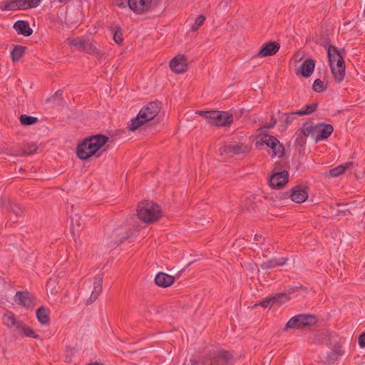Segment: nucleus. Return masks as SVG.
I'll return each instance as SVG.
<instances>
[{"instance_id":"51","label":"nucleus","mask_w":365,"mask_h":365,"mask_svg":"<svg viewBox=\"0 0 365 365\" xmlns=\"http://www.w3.org/2000/svg\"><path fill=\"white\" fill-rule=\"evenodd\" d=\"M277 123V120L274 116L271 117L270 122L267 123L264 127L268 129L273 128Z\"/></svg>"},{"instance_id":"34","label":"nucleus","mask_w":365,"mask_h":365,"mask_svg":"<svg viewBox=\"0 0 365 365\" xmlns=\"http://www.w3.org/2000/svg\"><path fill=\"white\" fill-rule=\"evenodd\" d=\"M18 329L21 330L26 336L34 339L38 338V335L31 327L26 326L23 322L18 324Z\"/></svg>"},{"instance_id":"62","label":"nucleus","mask_w":365,"mask_h":365,"mask_svg":"<svg viewBox=\"0 0 365 365\" xmlns=\"http://www.w3.org/2000/svg\"><path fill=\"white\" fill-rule=\"evenodd\" d=\"M87 365H104V364H102V363H99V362H94V363H91V364H87Z\"/></svg>"},{"instance_id":"40","label":"nucleus","mask_w":365,"mask_h":365,"mask_svg":"<svg viewBox=\"0 0 365 365\" xmlns=\"http://www.w3.org/2000/svg\"><path fill=\"white\" fill-rule=\"evenodd\" d=\"M23 210L17 206L14 205L11 207L10 214L14 215V218H12L11 216H10V220H12L13 222H16L18 221L19 217H21L23 215Z\"/></svg>"},{"instance_id":"10","label":"nucleus","mask_w":365,"mask_h":365,"mask_svg":"<svg viewBox=\"0 0 365 365\" xmlns=\"http://www.w3.org/2000/svg\"><path fill=\"white\" fill-rule=\"evenodd\" d=\"M262 144H265L267 147L272 150L274 155L282 158L284 155V147L279 140L268 134H264V137L262 138Z\"/></svg>"},{"instance_id":"28","label":"nucleus","mask_w":365,"mask_h":365,"mask_svg":"<svg viewBox=\"0 0 365 365\" xmlns=\"http://www.w3.org/2000/svg\"><path fill=\"white\" fill-rule=\"evenodd\" d=\"M354 165V162L349 161L344 165H340L333 169L329 170V175L331 177H338L343 174L346 170L349 169Z\"/></svg>"},{"instance_id":"46","label":"nucleus","mask_w":365,"mask_h":365,"mask_svg":"<svg viewBox=\"0 0 365 365\" xmlns=\"http://www.w3.org/2000/svg\"><path fill=\"white\" fill-rule=\"evenodd\" d=\"M262 269H272L278 266V264L277 262V259H271L267 260V262H264L260 264Z\"/></svg>"},{"instance_id":"14","label":"nucleus","mask_w":365,"mask_h":365,"mask_svg":"<svg viewBox=\"0 0 365 365\" xmlns=\"http://www.w3.org/2000/svg\"><path fill=\"white\" fill-rule=\"evenodd\" d=\"M171 70L176 73H182L187 69V58L184 55H178L170 62Z\"/></svg>"},{"instance_id":"5","label":"nucleus","mask_w":365,"mask_h":365,"mask_svg":"<svg viewBox=\"0 0 365 365\" xmlns=\"http://www.w3.org/2000/svg\"><path fill=\"white\" fill-rule=\"evenodd\" d=\"M318 322L314 314H300L292 317L286 324L284 331L289 329H302L307 327H312Z\"/></svg>"},{"instance_id":"22","label":"nucleus","mask_w":365,"mask_h":365,"mask_svg":"<svg viewBox=\"0 0 365 365\" xmlns=\"http://www.w3.org/2000/svg\"><path fill=\"white\" fill-rule=\"evenodd\" d=\"M327 57L329 66L331 64L334 66V64L339 61H342V63L345 62L340 51L334 45H329L328 46Z\"/></svg>"},{"instance_id":"56","label":"nucleus","mask_w":365,"mask_h":365,"mask_svg":"<svg viewBox=\"0 0 365 365\" xmlns=\"http://www.w3.org/2000/svg\"><path fill=\"white\" fill-rule=\"evenodd\" d=\"M262 239V236L261 235L256 234L254 236V240L255 242H260Z\"/></svg>"},{"instance_id":"19","label":"nucleus","mask_w":365,"mask_h":365,"mask_svg":"<svg viewBox=\"0 0 365 365\" xmlns=\"http://www.w3.org/2000/svg\"><path fill=\"white\" fill-rule=\"evenodd\" d=\"M103 274H97L93 278V289L90 296L88 303L91 304L96 300L101 292H102V283Z\"/></svg>"},{"instance_id":"6","label":"nucleus","mask_w":365,"mask_h":365,"mask_svg":"<svg viewBox=\"0 0 365 365\" xmlns=\"http://www.w3.org/2000/svg\"><path fill=\"white\" fill-rule=\"evenodd\" d=\"M136 232L137 230L134 229L133 227H131L128 225H123L112 232L110 236L111 240L108 242V244L110 246H118L125 240L133 236Z\"/></svg>"},{"instance_id":"55","label":"nucleus","mask_w":365,"mask_h":365,"mask_svg":"<svg viewBox=\"0 0 365 365\" xmlns=\"http://www.w3.org/2000/svg\"><path fill=\"white\" fill-rule=\"evenodd\" d=\"M41 1L42 0H30V2L31 3V5L32 6V8L37 7Z\"/></svg>"},{"instance_id":"33","label":"nucleus","mask_w":365,"mask_h":365,"mask_svg":"<svg viewBox=\"0 0 365 365\" xmlns=\"http://www.w3.org/2000/svg\"><path fill=\"white\" fill-rule=\"evenodd\" d=\"M87 40L83 38V37H76L73 39H71L68 42V44L71 46H74L80 51H83L85 48V45H86Z\"/></svg>"},{"instance_id":"43","label":"nucleus","mask_w":365,"mask_h":365,"mask_svg":"<svg viewBox=\"0 0 365 365\" xmlns=\"http://www.w3.org/2000/svg\"><path fill=\"white\" fill-rule=\"evenodd\" d=\"M312 89L315 92L321 93L327 90V86H324V82L321 79L317 78L314 81Z\"/></svg>"},{"instance_id":"54","label":"nucleus","mask_w":365,"mask_h":365,"mask_svg":"<svg viewBox=\"0 0 365 365\" xmlns=\"http://www.w3.org/2000/svg\"><path fill=\"white\" fill-rule=\"evenodd\" d=\"M331 351H335L337 353H342L341 351V346L338 344H334L333 346H331Z\"/></svg>"},{"instance_id":"48","label":"nucleus","mask_w":365,"mask_h":365,"mask_svg":"<svg viewBox=\"0 0 365 365\" xmlns=\"http://www.w3.org/2000/svg\"><path fill=\"white\" fill-rule=\"evenodd\" d=\"M300 290L307 291V288L304 287L302 284L297 285V286H289V287H288V288L287 289V293L286 294H287V296H289V294L294 293V292H299Z\"/></svg>"},{"instance_id":"20","label":"nucleus","mask_w":365,"mask_h":365,"mask_svg":"<svg viewBox=\"0 0 365 365\" xmlns=\"http://www.w3.org/2000/svg\"><path fill=\"white\" fill-rule=\"evenodd\" d=\"M315 68V61L309 58L306 59L299 68L297 70V75H301L305 78H309L312 76Z\"/></svg>"},{"instance_id":"59","label":"nucleus","mask_w":365,"mask_h":365,"mask_svg":"<svg viewBox=\"0 0 365 365\" xmlns=\"http://www.w3.org/2000/svg\"><path fill=\"white\" fill-rule=\"evenodd\" d=\"M294 58H295V60H297V59H298V61H301L302 60V57H299V54L298 53H296L294 55Z\"/></svg>"},{"instance_id":"30","label":"nucleus","mask_w":365,"mask_h":365,"mask_svg":"<svg viewBox=\"0 0 365 365\" xmlns=\"http://www.w3.org/2000/svg\"><path fill=\"white\" fill-rule=\"evenodd\" d=\"M26 48V46L21 45L14 46L13 50L11 52V57L12 61L14 62L19 61L23 56V54L24 53Z\"/></svg>"},{"instance_id":"36","label":"nucleus","mask_w":365,"mask_h":365,"mask_svg":"<svg viewBox=\"0 0 365 365\" xmlns=\"http://www.w3.org/2000/svg\"><path fill=\"white\" fill-rule=\"evenodd\" d=\"M317 107H318L317 103H314L312 104L306 105L304 108L296 111V113H298V115H309V114L312 113L314 111H315Z\"/></svg>"},{"instance_id":"61","label":"nucleus","mask_w":365,"mask_h":365,"mask_svg":"<svg viewBox=\"0 0 365 365\" xmlns=\"http://www.w3.org/2000/svg\"><path fill=\"white\" fill-rule=\"evenodd\" d=\"M185 271V268H183L182 269H181L180 272H178V274H176L175 277L177 278L180 277V275L182 274V272H184Z\"/></svg>"},{"instance_id":"63","label":"nucleus","mask_w":365,"mask_h":365,"mask_svg":"<svg viewBox=\"0 0 365 365\" xmlns=\"http://www.w3.org/2000/svg\"><path fill=\"white\" fill-rule=\"evenodd\" d=\"M76 225H77L78 227H80V226H81V222H80V221H79L78 220H76Z\"/></svg>"},{"instance_id":"15","label":"nucleus","mask_w":365,"mask_h":365,"mask_svg":"<svg viewBox=\"0 0 365 365\" xmlns=\"http://www.w3.org/2000/svg\"><path fill=\"white\" fill-rule=\"evenodd\" d=\"M290 199L296 203H302L308 198V191L307 187L296 185L291 189L289 193Z\"/></svg>"},{"instance_id":"64","label":"nucleus","mask_w":365,"mask_h":365,"mask_svg":"<svg viewBox=\"0 0 365 365\" xmlns=\"http://www.w3.org/2000/svg\"><path fill=\"white\" fill-rule=\"evenodd\" d=\"M175 272H176V269L173 270V269H171V273H172V274H175Z\"/></svg>"},{"instance_id":"1","label":"nucleus","mask_w":365,"mask_h":365,"mask_svg":"<svg viewBox=\"0 0 365 365\" xmlns=\"http://www.w3.org/2000/svg\"><path fill=\"white\" fill-rule=\"evenodd\" d=\"M109 138L103 134L92 135L86 138L76 147V155L82 160H87L92 156L99 158L100 150L108 142Z\"/></svg>"},{"instance_id":"35","label":"nucleus","mask_w":365,"mask_h":365,"mask_svg":"<svg viewBox=\"0 0 365 365\" xmlns=\"http://www.w3.org/2000/svg\"><path fill=\"white\" fill-rule=\"evenodd\" d=\"M38 150V146L36 143H31L24 145L22 148L21 154L22 156H27L32 154H34Z\"/></svg>"},{"instance_id":"9","label":"nucleus","mask_w":365,"mask_h":365,"mask_svg":"<svg viewBox=\"0 0 365 365\" xmlns=\"http://www.w3.org/2000/svg\"><path fill=\"white\" fill-rule=\"evenodd\" d=\"M161 109V103L159 101H153L143 106L139 113L141 118L145 119L148 122L153 120L159 113Z\"/></svg>"},{"instance_id":"17","label":"nucleus","mask_w":365,"mask_h":365,"mask_svg":"<svg viewBox=\"0 0 365 365\" xmlns=\"http://www.w3.org/2000/svg\"><path fill=\"white\" fill-rule=\"evenodd\" d=\"M316 132L318 134L315 136L316 142L327 140L333 133L334 127L331 124L319 123L317 124Z\"/></svg>"},{"instance_id":"60","label":"nucleus","mask_w":365,"mask_h":365,"mask_svg":"<svg viewBox=\"0 0 365 365\" xmlns=\"http://www.w3.org/2000/svg\"><path fill=\"white\" fill-rule=\"evenodd\" d=\"M336 215H345L344 211L337 210L336 212Z\"/></svg>"},{"instance_id":"2","label":"nucleus","mask_w":365,"mask_h":365,"mask_svg":"<svg viewBox=\"0 0 365 365\" xmlns=\"http://www.w3.org/2000/svg\"><path fill=\"white\" fill-rule=\"evenodd\" d=\"M137 213L139 219L145 223H153L161 217L160 207L153 201H143L138 204Z\"/></svg>"},{"instance_id":"41","label":"nucleus","mask_w":365,"mask_h":365,"mask_svg":"<svg viewBox=\"0 0 365 365\" xmlns=\"http://www.w3.org/2000/svg\"><path fill=\"white\" fill-rule=\"evenodd\" d=\"M342 353H337L335 351L328 352L325 358V364H331L334 363L338 359L339 356Z\"/></svg>"},{"instance_id":"16","label":"nucleus","mask_w":365,"mask_h":365,"mask_svg":"<svg viewBox=\"0 0 365 365\" xmlns=\"http://www.w3.org/2000/svg\"><path fill=\"white\" fill-rule=\"evenodd\" d=\"M152 0H128V4L131 10L138 14L148 11Z\"/></svg>"},{"instance_id":"45","label":"nucleus","mask_w":365,"mask_h":365,"mask_svg":"<svg viewBox=\"0 0 365 365\" xmlns=\"http://www.w3.org/2000/svg\"><path fill=\"white\" fill-rule=\"evenodd\" d=\"M83 51L92 55H96L99 53L98 49L96 46H94V45L89 41H87Z\"/></svg>"},{"instance_id":"52","label":"nucleus","mask_w":365,"mask_h":365,"mask_svg":"<svg viewBox=\"0 0 365 365\" xmlns=\"http://www.w3.org/2000/svg\"><path fill=\"white\" fill-rule=\"evenodd\" d=\"M289 193H291V190L289 191L280 192L279 198L280 200H286L290 198Z\"/></svg>"},{"instance_id":"3","label":"nucleus","mask_w":365,"mask_h":365,"mask_svg":"<svg viewBox=\"0 0 365 365\" xmlns=\"http://www.w3.org/2000/svg\"><path fill=\"white\" fill-rule=\"evenodd\" d=\"M237 361L234 351L217 349L209 351V357L205 360V365H234Z\"/></svg>"},{"instance_id":"47","label":"nucleus","mask_w":365,"mask_h":365,"mask_svg":"<svg viewBox=\"0 0 365 365\" xmlns=\"http://www.w3.org/2000/svg\"><path fill=\"white\" fill-rule=\"evenodd\" d=\"M209 357V353L199 358H191L190 362L191 365H205L204 361Z\"/></svg>"},{"instance_id":"37","label":"nucleus","mask_w":365,"mask_h":365,"mask_svg":"<svg viewBox=\"0 0 365 365\" xmlns=\"http://www.w3.org/2000/svg\"><path fill=\"white\" fill-rule=\"evenodd\" d=\"M297 115H298V113H296V112L284 113L279 118V120L282 123H284L286 125H288L291 124L294 120V119H296Z\"/></svg>"},{"instance_id":"25","label":"nucleus","mask_w":365,"mask_h":365,"mask_svg":"<svg viewBox=\"0 0 365 365\" xmlns=\"http://www.w3.org/2000/svg\"><path fill=\"white\" fill-rule=\"evenodd\" d=\"M15 301L24 307H29L33 302L28 291H18L15 295Z\"/></svg>"},{"instance_id":"12","label":"nucleus","mask_w":365,"mask_h":365,"mask_svg":"<svg viewBox=\"0 0 365 365\" xmlns=\"http://www.w3.org/2000/svg\"><path fill=\"white\" fill-rule=\"evenodd\" d=\"M289 181V173L287 170L275 172L269 178V185L274 189L282 188Z\"/></svg>"},{"instance_id":"53","label":"nucleus","mask_w":365,"mask_h":365,"mask_svg":"<svg viewBox=\"0 0 365 365\" xmlns=\"http://www.w3.org/2000/svg\"><path fill=\"white\" fill-rule=\"evenodd\" d=\"M288 259L287 257H281V258H279V259H277V262L278 264V266L280 267V266H283L286 264V262H287Z\"/></svg>"},{"instance_id":"11","label":"nucleus","mask_w":365,"mask_h":365,"mask_svg":"<svg viewBox=\"0 0 365 365\" xmlns=\"http://www.w3.org/2000/svg\"><path fill=\"white\" fill-rule=\"evenodd\" d=\"M290 300V297L284 292L278 293L273 297L264 298L259 304H255V307L260 305L264 308H271L275 305L280 306L283 303Z\"/></svg>"},{"instance_id":"44","label":"nucleus","mask_w":365,"mask_h":365,"mask_svg":"<svg viewBox=\"0 0 365 365\" xmlns=\"http://www.w3.org/2000/svg\"><path fill=\"white\" fill-rule=\"evenodd\" d=\"M205 17L203 15H199L196 19L194 24L191 26L192 31H196L204 24Z\"/></svg>"},{"instance_id":"18","label":"nucleus","mask_w":365,"mask_h":365,"mask_svg":"<svg viewBox=\"0 0 365 365\" xmlns=\"http://www.w3.org/2000/svg\"><path fill=\"white\" fill-rule=\"evenodd\" d=\"M313 343L325 344L331 348L332 346L331 334L325 329L318 330L314 334Z\"/></svg>"},{"instance_id":"13","label":"nucleus","mask_w":365,"mask_h":365,"mask_svg":"<svg viewBox=\"0 0 365 365\" xmlns=\"http://www.w3.org/2000/svg\"><path fill=\"white\" fill-rule=\"evenodd\" d=\"M280 44L277 41H269L261 46L258 53L253 58L273 56L278 52Z\"/></svg>"},{"instance_id":"42","label":"nucleus","mask_w":365,"mask_h":365,"mask_svg":"<svg viewBox=\"0 0 365 365\" xmlns=\"http://www.w3.org/2000/svg\"><path fill=\"white\" fill-rule=\"evenodd\" d=\"M307 143V138L301 133H296V139L294 140V145L299 148H303Z\"/></svg>"},{"instance_id":"38","label":"nucleus","mask_w":365,"mask_h":365,"mask_svg":"<svg viewBox=\"0 0 365 365\" xmlns=\"http://www.w3.org/2000/svg\"><path fill=\"white\" fill-rule=\"evenodd\" d=\"M4 324L6 325H7L9 327H12L16 326L17 329H18V324L22 322L20 321H17L15 315L12 313L5 315L4 317Z\"/></svg>"},{"instance_id":"32","label":"nucleus","mask_w":365,"mask_h":365,"mask_svg":"<svg viewBox=\"0 0 365 365\" xmlns=\"http://www.w3.org/2000/svg\"><path fill=\"white\" fill-rule=\"evenodd\" d=\"M146 123H148V121L145 119L141 118V116H140V113H138L137 116L130 120V123L128 125V128L129 130L134 131Z\"/></svg>"},{"instance_id":"50","label":"nucleus","mask_w":365,"mask_h":365,"mask_svg":"<svg viewBox=\"0 0 365 365\" xmlns=\"http://www.w3.org/2000/svg\"><path fill=\"white\" fill-rule=\"evenodd\" d=\"M55 284L56 281L50 278L46 282V289H50L51 290L54 289L56 287Z\"/></svg>"},{"instance_id":"29","label":"nucleus","mask_w":365,"mask_h":365,"mask_svg":"<svg viewBox=\"0 0 365 365\" xmlns=\"http://www.w3.org/2000/svg\"><path fill=\"white\" fill-rule=\"evenodd\" d=\"M110 31L113 34V40L118 44H122L123 42V31L120 26L113 24L110 27Z\"/></svg>"},{"instance_id":"49","label":"nucleus","mask_w":365,"mask_h":365,"mask_svg":"<svg viewBox=\"0 0 365 365\" xmlns=\"http://www.w3.org/2000/svg\"><path fill=\"white\" fill-rule=\"evenodd\" d=\"M358 342H359V345L360 346V347H361V348L365 347V332H362L359 336Z\"/></svg>"},{"instance_id":"7","label":"nucleus","mask_w":365,"mask_h":365,"mask_svg":"<svg viewBox=\"0 0 365 365\" xmlns=\"http://www.w3.org/2000/svg\"><path fill=\"white\" fill-rule=\"evenodd\" d=\"M251 146L241 143L224 144L219 148L220 155L225 158H232L240 154L248 153Z\"/></svg>"},{"instance_id":"21","label":"nucleus","mask_w":365,"mask_h":365,"mask_svg":"<svg viewBox=\"0 0 365 365\" xmlns=\"http://www.w3.org/2000/svg\"><path fill=\"white\" fill-rule=\"evenodd\" d=\"M329 67L335 81L338 83H341L345 76V62L339 61L334 64V66L331 64Z\"/></svg>"},{"instance_id":"24","label":"nucleus","mask_w":365,"mask_h":365,"mask_svg":"<svg viewBox=\"0 0 365 365\" xmlns=\"http://www.w3.org/2000/svg\"><path fill=\"white\" fill-rule=\"evenodd\" d=\"M13 27L19 34L24 36H30L33 33L32 29L26 21L19 20L14 23Z\"/></svg>"},{"instance_id":"57","label":"nucleus","mask_w":365,"mask_h":365,"mask_svg":"<svg viewBox=\"0 0 365 365\" xmlns=\"http://www.w3.org/2000/svg\"><path fill=\"white\" fill-rule=\"evenodd\" d=\"M71 232L73 235H75V225L73 223V219L71 220Z\"/></svg>"},{"instance_id":"58","label":"nucleus","mask_w":365,"mask_h":365,"mask_svg":"<svg viewBox=\"0 0 365 365\" xmlns=\"http://www.w3.org/2000/svg\"><path fill=\"white\" fill-rule=\"evenodd\" d=\"M329 41H330L329 39L327 38L324 41V43H322V46H324V48H327V47L328 48V46L330 45V44H329Z\"/></svg>"},{"instance_id":"8","label":"nucleus","mask_w":365,"mask_h":365,"mask_svg":"<svg viewBox=\"0 0 365 365\" xmlns=\"http://www.w3.org/2000/svg\"><path fill=\"white\" fill-rule=\"evenodd\" d=\"M30 0H4L0 2V9L2 11L27 10L31 9Z\"/></svg>"},{"instance_id":"39","label":"nucleus","mask_w":365,"mask_h":365,"mask_svg":"<svg viewBox=\"0 0 365 365\" xmlns=\"http://www.w3.org/2000/svg\"><path fill=\"white\" fill-rule=\"evenodd\" d=\"M19 119L21 123L24 125H31L38 122V118L36 117L26 114L21 115Z\"/></svg>"},{"instance_id":"26","label":"nucleus","mask_w":365,"mask_h":365,"mask_svg":"<svg viewBox=\"0 0 365 365\" xmlns=\"http://www.w3.org/2000/svg\"><path fill=\"white\" fill-rule=\"evenodd\" d=\"M36 317L42 325L48 324L50 322V310L46 307L41 306L36 309Z\"/></svg>"},{"instance_id":"31","label":"nucleus","mask_w":365,"mask_h":365,"mask_svg":"<svg viewBox=\"0 0 365 365\" xmlns=\"http://www.w3.org/2000/svg\"><path fill=\"white\" fill-rule=\"evenodd\" d=\"M317 129V124L315 125H313L311 121H307L303 124L302 128L299 130V133H301L306 138L309 135L314 136Z\"/></svg>"},{"instance_id":"23","label":"nucleus","mask_w":365,"mask_h":365,"mask_svg":"<svg viewBox=\"0 0 365 365\" xmlns=\"http://www.w3.org/2000/svg\"><path fill=\"white\" fill-rule=\"evenodd\" d=\"M175 277L160 272L158 273L155 277V283L161 287H168L173 284L175 282Z\"/></svg>"},{"instance_id":"27","label":"nucleus","mask_w":365,"mask_h":365,"mask_svg":"<svg viewBox=\"0 0 365 365\" xmlns=\"http://www.w3.org/2000/svg\"><path fill=\"white\" fill-rule=\"evenodd\" d=\"M258 202H260V200L258 199L257 195H250L246 197L245 201V207L249 211L257 212L258 210Z\"/></svg>"},{"instance_id":"4","label":"nucleus","mask_w":365,"mask_h":365,"mask_svg":"<svg viewBox=\"0 0 365 365\" xmlns=\"http://www.w3.org/2000/svg\"><path fill=\"white\" fill-rule=\"evenodd\" d=\"M197 113L204 117L209 123L217 126H230L233 123V115L227 111L200 110Z\"/></svg>"}]
</instances>
